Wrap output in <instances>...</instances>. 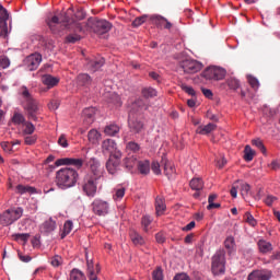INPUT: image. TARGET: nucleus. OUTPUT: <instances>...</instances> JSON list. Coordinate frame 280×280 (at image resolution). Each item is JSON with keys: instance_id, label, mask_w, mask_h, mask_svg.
Instances as JSON below:
<instances>
[{"instance_id": "8", "label": "nucleus", "mask_w": 280, "mask_h": 280, "mask_svg": "<svg viewBox=\"0 0 280 280\" xmlns=\"http://www.w3.org/2000/svg\"><path fill=\"white\" fill-rule=\"evenodd\" d=\"M205 66L202 62L194 59H186L179 62V68L184 71V73H198L199 71H202V68Z\"/></svg>"}, {"instance_id": "45", "label": "nucleus", "mask_w": 280, "mask_h": 280, "mask_svg": "<svg viewBox=\"0 0 280 280\" xmlns=\"http://www.w3.org/2000/svg\"><path fill=\"white\" fill-rule=\"evenodd\" d=\"M124 196H126V188L120 187V188H116L115 192H114V200H121V198H124Z\"/></svg>"}, {"instance_id": "35", "label": "nucleus", "mask_w": 280, "mask_h": 280, "mask_svg": "<svg viewBox=\"0 0 280 280\" xmlns=\"http://www.w3.org/2000/svg\"><path fill=\"white\" fill-rule=\"evenodd\" d=\"M104 132L107 135V137H115V135L119 132V126L108 125L105 127Z\"/></svg>"}, {"instance_id": "18", "label": "nucleus", "mask_w": 280, "mask_h": 280, "mask_svg": "<svg viewBox=\"0 0 280 280\" xmlns=\"http://www.w3.org/2000/svg\"><path fill=\"white\" fill-rule=\"evenodd\" d=\"M82 118H83V124H85V126H91V124L95 121V108L88 107L83 109Z\"/></svg>"}, {"instance_id": "36", "label": "nucleus", "mask_w": 280, "mask_h": 280, "mask_svg": "<svg viewBox=\"0 0 280 280\" xmlns=\"http://www.w3.org/2000/svg\"><path fill=\"white\" fill-rule=\"evenodd\" d=\"M70 280H86V276L79 269H72L70 272Z\"/></svg>"}, {"instance_id": "62", "label": "nucleus", "mask_w": 280, "mask_h": 280, "mask_svg": "<svg viewBox=\"0 0 280 280\" xmlns=\"http://www.w3.org/2000/svg\"><path fill=\"white\" fill-rule=\"evenodd\" d=\"M151 170L159 176V174H161V164H159V162H152Z\"/></svg>"}, {"instance_id": "2", "label": "nucleus", "mask_w": 280, "mask_h": 280, "mask_svg": "<svg viewBox=\"0 0 280 280\" xmlns=\"http://www.w3.org/2000/svg\"><path fill=\"white\" fill-rule=\"evenodd\" d=\"M80 175L78 171L71 167H62L56 172V185L59 189H70V187H75Z\"/></svg>"}, {"instance_id": "48", "label": "nucleus", "mask_w": 280, "mask_h": 280, "mask_svg": "<svg viewBox=\"0 0 280 280\" xmlns=\"http://www.w3.org/2000/svg\"><path fill=\"white\" fill-rule=\"evenodd\" d=\"M252 145H255L258 148V150H260V152H262V154H266V147L264 145L261 139L252 140Z\"/></svg>"}, {"instance_id": "59", "label": "nucleus", "mask_w": 280, "mask_h": 280, "mask_svg": "<svg viewBox=\"0 0 280 280\" xmlns=\"http://www.w3.org/2000/svg\"><path fill=\"white\" fill-rule=\"evenodd\" d=\"M265 205H267V207H272V205H275V202H277V197L268 195L265 200H264Z\"/></svg>"}, {"instance_id": "47", "label": "nucleus", "mask_w": 280, "mask_h": 280, "mask_svg": "<svg viewBox=\"0 0 280 280\" xmlns=\"http://www.w3.org/2000/svg\"><path fill=\"white\" fill-rule=\"evenodd\" d=\"M247 80L248 84L252 86V89H254V91H257V89H259V80H257V78L248 75Z\"/></svg>"}, {"instance_id": "52", "label": "nucleus", "mask_w": 280, "mask_h": 280, "mask_svg": "<svg viewBox=\"0 0 280 280\" xmlns=\"http://www.w3.org/2000/svg\"><path fill=\"white\" fill-rule=\"evenodd\" d=\"M152 279L163 280V269L161 267H158L155 270L152 271Z\"/></svg>"}, {"instance_id": "14", "label": "nucleus", "mask_w": 280, "mask_h": 280, "mask_svg": "<svg viewBox=\"0 0 280 280\" xmlns=\"http://www.w3.org/2000/svg\"><path fill=\"white\" fill-rule=\"evenodd\" d=\"M83 191L91 198L95 197V194H97V185L95 184V179L93 177L85 178Z\"/></svg>"}, {"instance_id": "28", "label": "nucleus", "mask_w": 280, "mask_h": 280, "mask_svg": "<svg viewBox=\"0 0 280 280\" xmlns=\"http://www.w3.org/2000/svg\"><path fill=\"white\" fill-rule=\"evenodd\" d=\"M42 233H51L52 231H56V221L49 219L45 221L40 226Z\"/></svg>"}, {"instance_id": "63", "label": "nucleus", "mask_w": 280, "mask_h": 280, "mask_svg": "<svg viewBox=\"0 0 280 280\" xmlns=\"http://www.w3.org/2000/svg\"><path fill=\"white\" fill-rule=\"evenodd\" d=\"M25 121V117L22 114H14L13 122L14 124H23Z\"/></svg>"}, {"instance_id": "58", "label": "nucleus", "mask_w": 280, "mask_h": 280, "mask_svg": "<svg viewBox=\"0 0 280 280\" xmlns=\"http://www.w3.org/2000/svg\"><path fill=\"white\" fill-rule=\"evenodd\" d=\"M237 189H240V180H236L230 190L232 198H237Z\"/></svg>"}, {"instance_id": "32", "label": "nucleus", "mask_w": 280, "mask_h": 280, "mask_svg": "<svg viewBox=\"0 0 280 280\" xmlns=\"http://www.w3.org/2000/svg\"><path fill=\"white\" fill-rule=\"evenodd\" d=\"M16 194H20L21 196H23V194H36V188L20 184L16 186Z\"/></svg>"}, {"instance_id": "42", "label": "nucleus", "mask_w": 280, "mask_h": 280, "mask_svg": "<svg viewBox=\"0 0 280 280\" xmlns=\"http://www.w3.org/2000/svg\"><path fill=\"white\" fill-rule=\"evenodd\" d=\"M226 84L229 89H232V91H237L240 89V80L235 78H230L226 80Z\"/></svg>"}, {"instance_id": "53", "label": "nucleus", "mask_w": 280, "mask_h": 280, "mask_svg": "<svg viewBox=\"0 0 280 280\" xmlns=\"http://www.w3.org/2000/svg\"><path fill=\"white\" fill-rule=\"evenodd\" d=\"M79 40H82V36L78 35V34H70L66 37V42L67 43H72L75 44Z\"/></svg>"}, {"instance_id": "27", "label": "nucleus", "mask_w": 280, "mask_h": 280, "mask_svg": "<svg viewBox=\"0 0 280 280\" xmlns=\"http://www.w3.org/2000/svg\"><path fill=\"white\" fill-rule=\"evenodd\" d=\"M119 165H121V163L119 161L108 159V161L106 163V170H107L108 174L114 175L116 172H119Z\"/></svg>"}, {"instance_id": "61", "label": "nucleus", "mask_w": 280, "mask_h": 280, "mask_svg": "<svg viewBox=\"0 0 280 280\" xmlns=\"http://www.w3.org/2000/svg\"><path fill=\"white\" fill-rule=\"evenodd\" d=\"M37 139L38 138L36 136H27V137L24 138V143L26 145H34V143H36Z\"/></svg>"}, {"instance_id": "46", "label": "nucleus", "mask_w": 280, "mask_h": 280, "mask_svg": "<svg viewBox=\"0 0 280 280\" xmlns=\"http://www.w3.org/2000/svg\"><path fill=\"white\" fill-rule=\"evenodd\" d=\"M13 240H15V242H27L30 240V234L27 233H22V234H13L12 235Z\"/></svg>"}, {"instance_id": "22", "label": "nucleus", "mask_w": 280, "mask_h": 280, "mask_svg": "<svg viewBox=\"0 0 280 280\" xmlns=\"http://www.w3.org/2000/svg\"><path fill=\"white\" fill-rule=\"evenodd\" d=\"M130 240L135 246H144L145 245V238L139 234V232L131 230L130 231Z\"/></svg>"}, {"instance_id": "33", "label": "nucleus", "mask_w": 280, "mask_h": 280, "mask_svg": "<svg viewBox=\"0 0 280 280\" xmlns=\"http://www.w3.org/2000/svg\"><path fill=\"white\" fill-rule=\"evenodd\" d=\"M165 209H166L165 198L156 197L155 198V210H156V213H163V211H165Z\"/></svg>"}, {"instance_id": "38", "label": "nucleus", "mask_w": 280, "mask_h": 280, "mask_svg": "<svg viewBox=\"0 0 280 280\" xmlns=\"http://www.w3.org/2000/svg\"><path fill=\"white\" fill-rule=\"evenodd\" d=\"M215 198H218V195H210L208 198V206L207 210L211 211V209H220V203H214Z\"/></svg>"}, {"instance_id": "44", "label": "nucleus", "mask_w": 280, "mask_h": 280, "mask_svg": "<svg viewBox=\"0 0 280 280\" xmlns=\"http://www.w3.org/2000/svg\"><path fill=\"white\" fill-rule=\"evenodd\" d=\"M244 220L247 224H249V226H257V220L255 217H253V214H250V212H246L244 214Z\"/></svg>"}, {"instance_id": "19", "label": "nucleus", "mask_w": 280, "mask_h": 280, "mask_svg": "<svg viewBox=\"0 0 280 280\" xmlns=\"http://www.w3.org/2000/svg\"><path fill=\"white\" fill-rule=\"evenodd\" d=\"M117 150V143L113 139H106L102 142V152L104 154H113V151Z\"/></svg>"}, {"instance_id": "15", "label": "nucleus", "mask_w": 280, "mask_h": 280, "mask_svg": "<svg viewBox=\"0 0 280 280\" xmlns=\"http://www.w3.org/2000/svg\"><path fill=\"white\" fill-rule=\"evenodd\" d=\"M272 271L268 269L254 270L248 275V280H270Z\"/></svg>"}, {"instance_id": "49", "label": "nucleus", "mask_w": 280, "mask_h": 280, "mask_svg": "<svg viewBox=\"0 0 280 280\" xmlns=\"http://www.w3.org/2000/svg\"><path fill=\"white\" fill-rule=\"evenodd\" d=\"M34 130H36V127H34V124L32 122H25L24 124V135H34Z\"/></svg>"}, {"instance_id": "13", "label": "nucleus", "mask_w": 280, "mask_h": 280, "mask_svg": "<svg viewBox=\"0 0 280 280\" xmlns=\"http://www.w3.org/2000/svg\"><path fill=\"white\" fill-rule=\"evenodd\" d=\"M55 165L57 167H60V165H73V167L80 170V167L84 165V160L73 158H61L56 160Z\"/></svg>"}, {"instance_id": "1", "label": "nucleus", "mask_w": 280, "mask_h": 280, "mask_svg": "<svg viewBox=\"0 0 280 280\" xmlns=\"http://www.w3.org/2000/svg\"><path fill=\"white\" fill-rule=\"evenodd\" d=\"M46 23L51 30V32L56 33V27L58 25H63L66 30H73V32H83L84 27H82V24L71 18H69V12L68 13H60V15H52L48 16L46 19Z\"/></svg>"}, {"instance_id": "26", "label": "nucleus", "mask_w": 280, "mask_h": 280, "mask_svg": "<svg viewBox=\"0 0 280 280\" xmlns=\"http://www.w3.org/2000/svg\"><path fill=\"white\" fill-rule=\"evenodd\" d=\"M215 128H218V125L209 122L208 125L199 126L196 129V132H197V135H211V132H213V130H215Z\"/></svg>"}, {"instance_id": "11", "label": "nucleus", "mask_w": 280, "mask_h": 280, "mask_svg": "<svg viewBox=\"0 0 280 280\" xmlns=\"http://www.w3.org/2000/svg\"><path fill=\"white\" fill-rule=\"evenodd\" d=\"M40 62H43V56L35 52L24 59V67H26L28 71H36L40 66Z\"/></svg>"}, {"instance_id": "24", "label": "nucleus", "mask_w": 280, "mask_h": 280, "mask_svg": "<svg viewBox=\"0 0 280 280\" xmlns=\"http://www.w3.org/2000/svg\"><path fill=\"white\" fill-rule=\"evenodd\" d=\"M162 165L164 166V174L167 176V178H173L174 174H176V168L174 167V164H172L170 161L163 159Z\"/></svg>"}, {"instance_id": "30", "label": "nucleus", "mask_w": 280, "mask_h": 280, "mask_svg": "<svg viewBox=\"0 0 280 280\" xmlns=\"http://www.w3.org/2000/svg\"><path fill=\"white\" fill-rule=\"evenodd\" d=\"M224 247L229 255H233V253H235V238L233 236H228L224 241Z\"/></svg>"}, {"instance_id": "5", "label": "nucleus", "mask_w": 280, "mask_h": 280, "mask_svg": "<svg viewBox=\"0 0 280 280\" xmlns=\"http://www.w3.org/2000/svg\"><path fill=\"white\" fill-rule=\"evenodd\" d=\"M24 210L21 207H12L2 212V226H12L14 222L23 218Z\"/></svg>"}, {"instance_id": "50", "label": "nucleus", "mask_w": 280, "mask_h": 280, "mask_svg": "<svg viewBox=\"0 0 280 280\" xmlns=\"http://www.w3.org/2000/svg\"><path fill=\"white\" fill-rule=\"evenodd\" d=\"M182 91H184V93H187L188 95H191L192 97L196 96V90H194V88L188 86L185 83H182L180 85Z\"/></svg>"}, {"instance_id": "16", "label": "nucleus", "mask_w": 280, "mask_h": 280, "mask_svg": "<svg viewBox=\"0 0 280 280\" xmlns=\"http://www.w3.org/2000/svg\"><path fill=\"white\" fill-rule=\"evenodd\" d=\"M105 62L106 60L104 59V57H95L94 59L88 61V71L95 73V71H100V69L104 67Z\"/></svg>"}, {"instance_id": "54", "label": "nucleus", "mask_w": 280, "mask_h": 280, "mask_svg": "<svg viewBox=\"0 0 280 280\" xmlns=\"http://www.w3.org/2000/svg\"><path fill=\"white\" fill-rule=\"evenodd\" d=\"M121 151L115 149L113 153H110L109 159H112L113 161H118V163H121Z\"/></svg>"}, {"instance_id": "21", "label": "nucleus", "mask_w": 280, "mask_h": 280, "mask_svg": "<svg viewBox=\"0 0 280 280\" xmlns=\"http://www.w3.org/2000/svg\"><path fill=\"white\" fill-rule=\"evenodd\" d=\"M101 140H102V133H100V131H97L96 129H91L88 132V141L92 145H98Z\"/></svg>"}, {"instance_id": "55", "label": "nucleus", "mask_w": 280, "mask_h": 280, "mask_svg": "<svg viewBox=\"0 0 280 280\" xmlns=\"http://www.w3.org/2000/svg\"><path fill=\"white\" fill-rule=\"evenodd\" d=\"M0 36L3 38L8 36V21L0 22Z\"/></svg>"}, {"instance_id": "34", "label": "nucleus", "mask_w": 280, "mask_h": 280, "mask_svg": "<svg viewBox=\"0 0 280 280\" xmlns=\"http://www.w3.org/2000/svg\"><path fill=\"white\" fill-rule=\"evenodd\" d=\"M253 159H255V150H253V148H250V145L247 144L244 149V160L247 163H250Z\"/></svg>"}, {"instance_id": "20", "label": "nucleus", "mask_w": 280, "mask_h": 280, "mask_svg": "<svg viewBox=\"0 0 280 280\" xmlns=\"http://www.w3.org/2000/svg\"><path fill=\"white\" fill-rule=\"evenodd\" d=\"M77 84L78 86L89 88L91 84H93V79L88 73H80L77 77Z\"/></svg>"}, {"instance_id": "23", "label": "nucleus", "mask_w": 280, "mask_h": 280, "mask_svg": "<svg viewBox=\"0 0 280 280\" xmlns=\"http://www.w3.org/2000/svg\"><path fill=\"white\" fill-rule=\"evenodd\" d=\"M88 266V279L89 280H97V272H100V267L96 266V271H95V266L93 265V260L86 261Z\"/></svg>"}, {"instance_id": "51", "label": "nucleus", "mask_w": 280, "mask_h": 280, "mask_svg": "<svg viewBox=\"0 0 280 280\" xmlns=\"http://www.w3.org/2000/svg\"><path fill=\"white\" fill-rule=\"evenodd\" d=\"M145 21H148V15L136 18L132 22V27H140V25H143Z\"/></svg>"}, {"instance_id": "4", "label": "nucleus", "mask_w": 280, "mask_h": 280, "mask_svg": "<svg viewBox=\"0 0 280 280\" xmlns=\"http://www.w3.org/2000/svg\"><path fill=\"white\" fill-rule=\"evenodd\" d=\"M83 30L77 32H89V30L94 31L95 34L102 36L103 34H108L109 30H113V24L106 20H97V18H90L88 22L81 23Z\"/></svg>"}, {"instance_id": "9", "label": "nucleus", "mask_w": 280, "mask_h": 280, "mask_svg": "<svg viewBox=\"0 0 280 280\" xmlns=\"http://www.w3.org/2000/svg\"><path fill=\"white\" fill-rule=\"evenodd\" d=\"M201 75L206 80H224L226 70L218 67H209L201 73Z\"/></svg>"}, {"instance_id": "37", "label": "nucleus", "mask_w": 280, "mask_h": 280, "mask_svg": "<svg viewBox=\"0 0 280 280\" xmlns=\"http://www.w3.org/2000/svg\"><path fill=\"white\" fill-rule=\"evenodd\" d=\"M150 224H152V217L143 215L141 219V226L144 233H148V231H150Z\"/></svg>"}, {"instance_id": "7", "label": "nucleus", "mask_w": 280, "mask_h": 280, "mask_svg": "<svg viewBox=\"0 0 280 280\" xmlns=\"http://www.w3.org/2000/svg\"><path fill=\"white\" fill-rule=\"evenodd\" d=\"M91 209L94 215H98V218H105V215H108V213H110V203L101 198H96L91 203Z\"/></svg>"}, {"instance_id": "31", "label": "nucleus", "mask_w": 280, "mask_h": 280, "mask_svg": "<svg viewBox=\"0 0 280 280\" xmlns=\"http://www.w3.org/2000/svg\"><path fill=\"white\" fill-rule=\"evenodd\" d=\"M205 187V182H202V178L196 177L190 180V189H194V191H200Z\"/></svg>"}, {"instance_id": "17", "label": "nucleus", "mask_w": 280, "mask_h": 280, "mask_svg": "<svg viewBox=\"0 0 280 280\" xmlns=\"http://www.w3.org/2000/svg\"><path fill=\"white\" fill-rule=\"evenodd\" d=\"M42 83L47 86L44 91H49V89H54V86H58V84H60V78L51 74H44L42 77Z\"/></svg>"}, {"instance_id": "39", "label": "nucleus", "mask_w": 280, "mask_h": 280, "mask_svg": "<svg viewBox=\"0 0 280 280\" xmlns=\"http://www.w3.org/2000/svg\"><path fill=\"white\" fill-rule=\"evenodd\" d=\"M73 231V222L72 221H66L63 224V232L61 234V238L65 240L69 233Z\"/></svg>"}, {"instance_id": "25", "label": "nucleus", "mask_w": 280, "mask_h": 280, "mask_svg": "<svg viewBox=\"0 0 280 280\" xmlns=\"http://www.w3.org/2000/svg\"><path fill=\"white\" fill-rule=\"evenodd\" d=\"M259 253H262V255H266L268 253H272V243L266 241V240H259L257 243Z\"/></svg>"}, {"instance_id": "29", "label": "nucleus", "mask_w": 280, "mask_h": 280, "mask_svg": "<svg viewBox=\"0 0 280 280\" xmlns=\"http://www.w3.org/2000/svg\"><path fill=\"white\" fill-rule=\"evenodd\" d=\"M129 128L131 132L139 133L143 130V122H141V120H133L132 118H129Z\"/></svg>"}, {"instance_id": "40", "label": "nucleus", "mask_w": 280, "mask_h": 280, "mask_svg": "<svg viewBox=\"0 0 280 280\" xmlns=\"http://www.w3.org/2000/svg\"><path fill=\"white\" fill-rule=\"evenodd\" d=\"M142 95L147 100H150V97H156V90L154 88H144L142 89Z\"/></svg>"}, {"instance_id": "43", "label": "nucleus", "mask_w": 280, "mask_h": 280, "mask_svg": "<svg viewBox=\"0 0 280 280\" xmlns=\"http://www.w3.org/2000/svg\"><path fill=\"white\" fill-rule=\"evenodd\" d=\"M8 19H10V13H8V9L0 3V23H5Z\"/></svg>"}, {"instance_id": "10", "label": "nucleus", "mask_w": 280, "mask_h": 280, "mask_svg": "<svg viewBox=\"0 0 280 280\" xmlns=\"http://www.w3.org/2000/svg\"><path fill=\"white\" fill-rule=\"evenodd\" d=\"M126 161L127 167H135V165H137L138 172H140L144 176H148V174H150V161L144 160L138 162L136 158H127Z\"/></svg>"}, {"instance_id": "3", "label": "nucleus", "mask_w": 280, "mask_h": 280, "mask_svg": "<svg viewBox=\"0 0 280 280\" xmlns=\"http://www.w3.org/2000/svg\"><path fill=\"white\" fill-rule=\"evenodd\" d=\"M21 95L23 97V105L27 113L28 119L32 121H38V115L40 113V106L38 105V102L32 97V94H30V90H27V86L21 88Z\"/></svg>"}, {"instance_id": "56", "label": "nucleus", "mask_w": 280, "mask_h": 280, "mask_svg": "<svg viewBox=\"0 0 280 280\" xmlns=\"http://www.w3.org/2000/svg\"><path fill=\"white\" fill-rule=\"evenodd\" d=\"M126 148L130 152H139L141 150V147L137 142H129Z\"/></svg>"}, {"instance_id": "6", "label": "nucleus", "mask_w": 280, "mask_h": 280, "mask_svg": "<svg viewBox=\"0 0 280 280\" xmlns=\"http://www.w3.org/2000/svg\"><path fill=\"white\" fill-rule=\"evenodd\" d=\"M226 252L219 249L212 257V272L213 275H224L226 270Z\"/></svg>"}, {"instance_id": "60", "label": "nucleus", "mask_w": 280, "mask_h": 280, "mask_svg": "<svg viewBox=\"0 0 280 280\" xmlns=\"http://www.w3.org/2000/svg\"><path fill=\"white\" fill-rule=\"evenodd\" d=\"M59 106H60V101L58 100H52L48 104L49 110H58Z\"/></svg>"}, {"instance_id": "41", "label": "nucleus", "mask_w": 280, "mask_h": 280, "mask_svg": "<svg viewBox=\"0 0 280 280\" xmlns=\"http://www.w3.org/2000/svg\"><path fill=\"white\" fill-rule=\"evenodd\" d=\"M238 188L242 196H248V192L250 191V185L244 183L243 180H240Z\"/></svg>"}, {"instance_id": "12", "label": "nucleus", "mask_w": 280, "mask_h": 280, "mask_svg": "<svg viewBox=\"0 0 280 280\" xmlns=\"http://www.w3.org/2000/svg\"><path fill=\"white\" fill-rule=\"evenodd\" d=\"M150 21L153 25H156V27H160L161 30H172L173 24L168 22L167 19L163 18V15L153 14L150 15Z\"/></svg>"}, {"instance_id": "57", "label": "nucleus", "mask_w": 280, "mask_h": 280, "mask_svg": "<svg viewBox=\"0 0 280 280\" xmlns=\"http://www.w3.org/2000/svg\"><path fill=\"white\" fill-rule=\"evenodd\" d=\"M74 18L77 21H83V19H86V12H84V9H78L74 13Z\"/></svg>"}, {"instance_id": "64", "label": "nucleus", "mask_w": 280, "mask_h": 280, "mask_svg": "<svg viewBox=\"0 0 280 280\" xmlns=\"http://www.w3.org/2000/svg\"><path fill=\"white\" fill-rule=\"evenodd\" d=\"M173 280H191L187 273H177Z\"/></svg>"}]
</instances>
